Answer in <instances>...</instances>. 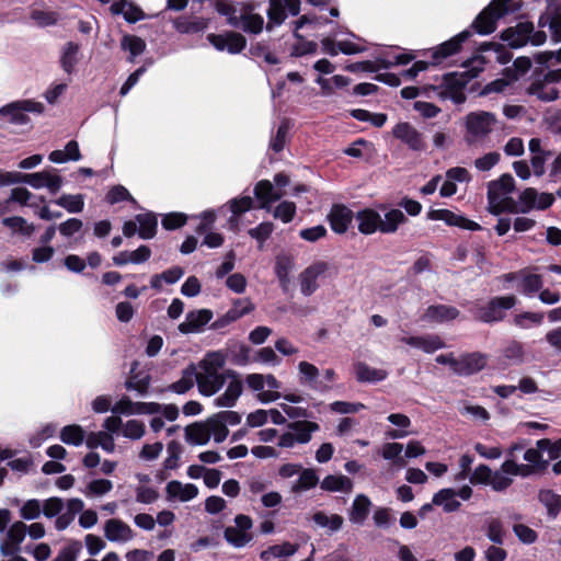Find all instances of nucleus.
I'll return each instance as SVG.
<instances>
[{"instance_id":"1","label":"nucleus","mask_w":561,"mask_h":561,"mask_svg":"<svg viewBox=\"0 0 561 561\" xmlns=\"http://www.w3.org/2000/svg\"><path fill=\"white\" fill-rule=\"evenodd\" d=\"M225 359L219 353H209L198 363L196 367L197 389L202 396L211 397L217 393L226 383L225 392L218 396L214 403L218 408H232L243 391V382L238 373L227 370L220 373Z\"/></svg>"},{"instance_id":"2","label":"nucleus","mask_w":561,"mask_h":561,"mask_svg":"<svg viewBox=\"0 0 561 561\" xmlns=\"http://www.w3.org/2000/svg\"><path fill=\"white\" fill-rule=\"evenodd\" d=\"M217 12L227 18V23L244 32L257 34L262 31L264 20L261 15L252 13L253 8L245 2L217 0Z\"/></svg>"},{"instance_id":"3","label":"nucleus","mask_w":561,"mask_h":561,"mask_svg":"<svg viewBox=\"0 0 561 561\" xmlns=\"http://www.w3.org/2000/svg\"><path fill=\"white\" fill-rule=\"evenodd\" d=\"M495 114L486 111L470 112L465 117V136L467 145L483 142L497 125Z\"/></svg>"},{"instance_id":"4","label":"nucleus","mask_w":561,"mask_h":561,"mask_svg":"<svg viewBox=\"0 0 561 561\" xmlns=\"http://www.w3.org/2000/svg\"><path fill=\"white\" fill-rule=\"evenodd\" d=\"M514 188V178L508 173L502 174L497 180L489 182L488 204L491 214L499 215L503 211H510L513 201L508 195Z\"/></svg>"},{"instance_id":"5","label":"nucleus","mask_w":561,"mask_h":561,"mask_svg":"<svg viewBox=\"0 0 561 561\" xmlns=\"http://www.w3.org/2000/svg\"><path fill=\"white\" fill-rule=\"evenodd\" d=\"M516 304L517 298L514 295L493 297L486 305L473 308L472 314L476 320L484 323L499 322Z\"/></svg>"},{"instance_id":"6","label":"nucleus","mask_w":561,"mask_h":561,"mask_svg":"<svg viewBox=\"0 0 561 561\" xmlns=\"http://www.w3.org/2000/svg\"><path fill=\"white\" fill-rule=\"evenodd\" d=\"M511 0H493L474 20L472 27L481 35L495 31L500 18L514 10Z\"/></svg>"},{"instance_id":"7","label":"nucleus","mask_w":561,"mask_h":561,"mask_svg":"<svg viewBox=\"0 0 561 561\" xmlns=\"http://www.w3.org/2000/svg\"><path fill=\"white\" fill-rule=\"evenodd\" d=\"M502 38L507 42L508 46L518 48L528 42L535 46L542 45L547 39V35L545 31H535L531 22H520L515 27L505 30Z\"/></svg>"},{"instance_id":"8","label":"nucleus","mask_w":561,"mask_h":561,"mask_svg":"<svg viewBox=\"0 0 561 561\" xmlns=\"http://www.w3.org/2000/svg\"><path fill=\"white\" fill-rule=\"evenodd\" d=\"M44 105L34 100H20L11 102L0 108V115L9 116V122L14 125H24L30 122L26 113L42 114Z\"/></svg>"},{"instance_id":"9","label":"nucleus","mask_w":561,"mask_h":561,"mask_svg":"<svg viewBox=\"0 0 561 561\" xmlns=\"http://www.w3.org/2000/svg\"><path fill=\"white\" fill-rule=\"evenodd\" d=\"M253 522L250 516L239 514L234 517V525L228 526L224 531V537L229 545L234 548H242L252 541L253 536L250 529Z\"/></svg>"},{"instance_id":"10","label":"nucleus","mask_w":561,"mask_h":561,"mask_svg":"<svg viewBox=\"0 0 561 561\" xmlns=\"http://www.w3.org/2000/svg\"><path fill=\"white\" fill-rule=\"evenodd\" d=\"M469 71L449 73L444 77V90L439 95L444 99H450L456 104H461L466 101L465 88L472 79Z\"/></svg>"},{"instance_id":"11","label":"nucleus","mask_w":561,"mask_h":561,"mask_svg":"<svg viewBox=\"0 0 561 561\" xmlns=\"http://www.w3.org/2000/svg\"><path fill=\"white\" fill-rule=\"evenodd\" d=\"M561 79V69L548 72L543 80L535 81L528 88V92L543 102H551L558 99L559 90L557 82Z\"/></svg>"},{"instance_id":"12","label":"nucleus","mask_w":561,"mask_h":561,"mask_svg":"<svg viewBox=\"0 0 561 561\" xmlns=\"http://www.w3.org/2000/svg\"><path fill=\"white\" fill-rule=\"evenodd\" d=\"M330 265L325 261H316L306 267L298 276L300 291L304 296H311L319 287L318 278L324 276Z\"/></svg>"},{"instance_id":"13","label":"nucleus","mask_w":561,"mask_h":561,"mask_svg":"<svg viewBox=\"0 0 561 561\" xmlns=\"http://www.w3.org/2000/svg\"><path fill=\"white\" fill-rule=\"evenodd\" d=\"M24 183L31 185L35 190L46 187L50 193H57L62 186V178L57 170H43L41 172L26 173Z\"/></svg>"},{"instance_id":"14","label":"nucleus","mask_w":561,"mask_h":561,"mask_svg":"<svg viewBox=\"0 0 561 561\" xmlns=\"http://www.w3.org/2000/svg\"><path fill=\"white\" fill-rule=\"evenodd\" d=\"M392 135L413 151H423L426 149V142L423 135L408 122L397 124L392 128Z\"/></svg>"},{"instance_id":"15","label":"nucleus","mask_w":561,"mask_h":561,"mask_svg":"<svg viewBox=\"0 0 561 561\" xmlns=\"http://www.w3.org/2000/svg\"><path fill=\"white\" fill-rule=\"evenodd\" d=\"M299 12V0H271L267 10V28L271 27V24L280 25L287 18V14L297 15Z\"/></svg>"},{"instance_id":"16","label":"nucleus","mask_w":561,"mask_h":561,"mask_svg":"<svg viewBox=\"0 0 561 561\" xmlns=\"http://www.w3.org/2000/svg\"><path fill=\"white\" fill-rule=\"evenodd\" d=\"M207 39L217 50H227L230 54H238L242 51L247 45L245 37L236 32L208 34Z\"/></svg>"},{"instance_id":"17","label":"nucleus","mask_w":561,"mask_h":561,"mask_svg":"<svg viewBox=\"0 0 561 561\" xmlns=\"http://www.w3.org/2000/svg\"><path fill=\"white\" fill-rule=\"evenodd\" d=\"M470 36L469 31H463L455 37L444 42L437 47L432 49V62L434 65L440 64L449 56L457 54L460 50L461 44Z\"/></svg>"},{"instance_id":"18","label":"nucleus","mask_w":561,"mask_h":561,"mask_svg":"<svg viewBox=\"0 0 561 561\" xmlns=\"http://www.w3.org/2000/svg\"><path fill=\"white\" fill-rule=\"evenodd\" d=\"M213 318V312L208 309L190 311L185 320L179 324V331L183 334L199 332Z\"/></svg>"},{"instance_id":"19","label":"nucleus","mask_w":561,"mask_h":561,"mask_svg":"<svg viewBox=\"0 0 561 561\" xmlns=\"http://www.w3.org/2000/svg\"><path fill=\"white\" fill-rule=\"evenodd\" d=\"M298 371L301 385H307L309 388L318 392H328L332 389L329 383L317 380L319 377V369L313 364L302 360L298 364Z\"/></svg>"},{"instance_id":"20","label":"nucleus","mask_w":561,"mask_h":561,"mask_svg":"<svg viewBox=\"0 0 561 561\" xmlns=\"http://www.w3.org/2000/svg\"><path fill=\"white\" fill-rule=\"evenodd\" d=\"M104 536L112 542H127L134 538L135 534L128 524L112 518L104 524Z\"/></svg>"},{"instance_id":"21","label":"nucleus","mask_w":561,"mask_h":561,"mask_svg":"<svg viewBox=\"0 0 561 561\" xmlns=\"http://www.w3.org/2000/svg\"><path fill=\"white\" fill-rule=\"evenodd\" d=\"M254 196L260 202V208L271 210L272 203L284 196L282 190H276L268 180H261L254 186Z\"/></svg>"},{"instance_id":"22","label":"nucleus","mask_w":561,"mask_h":561,"mask_svg":"<svg viewBox=\"0 0 561 561\" xmlns=\"http://www.w3.org/2000/svg\"><path fill=\"white\" fill-rule=\"evenodd\" d=\"M486 364L485 355L474 352L463 354L458 357V364L456 368V375L470 376L484 368Z\"/></svg>"},{"instance_id":"23","label":"nucleus","mask_w":561,"mask_h":561,"mask_svg":"<svg viewBox=\"0 0 561 561\" xmlns=\"http://www.w3.org/2000/svg\"><path fill=\"white\" fill-rule=\"evenodd\" d=\"M165 493L169 501L188 502L198 495V488L193 483L172 480L167 484Z\"/></svg>"},{"instance_id":"24","label":"nucleus","mask_w":561,"mask_h":561,"mask_svg":"<svg viewBox=\"0 0 561 561\" xmlns=\"http://www.w3.org/2000/svg\"><path fill=\"white\" fill-rule=\"evenodd\" d=\"M248 387L257 392V400L262 403H270L278 400L280 393L278 391L264 390L265 377L262 374H249L245 377Z\"/></svg>"},{"instance_id":"25","label":"nucleus","mask_w":561,"mask_h":561,"mask_svg":"<svg viewBox=\"0 0 561 561\" xmlns=\"http://www.w3.org/2000/svg\"><path fill=\"white\" fill-rule=\"evenodd\" d=\"M401 342L412 347L420 348L425 353H434L445 347L444 341L436 334L402 337Z\"/></svg>"},{"instance_id":"26","label":"nucleus","mask_w":561,"mask_h":561,"mask_svg":"<svg viewBox=\"0 0 561 561\" xmlns=\"http://www.w3.org/2000/svg\"><path fill=\"white\" fill-rule=\"evenodd\" d=\"M331 228L336 233H344L353 219L351 209L343 205H334L328 215Z\"/></svg>"},{"instance_id":"27","label":"nucleus","mask_w":561,"mask_h":561,"mask_svg":"<svg viewBox=\"0 0 561 561\" xmlns=\"http://www.w3.org/2000/svg\"><path fill=\"white\" fill-rule=\"evenodd\" d=\"M459 316V310L448 305H433L426 308L422 316V320L427 322L442 323L451 321Z\"/></svg>"},{"instance_id":"28","label":"nucleus","mask_w":561,"mask_h":561,"mask_svg":"<svg viewBox=\"0 0 561 561\" xmlns=\"http://www.w3.org/2000/svg\"><path fill=\"white\" fill-rule=\"evenodd\" d=\"M358 231L363 234H373L380 231V215L370 208L359 210L355 216Z\"/></svg>"},{"instance_id":"29","label":"nucleus","mask_w":561,"mask_h":561,"mask_svg":"<svg viewBox=\"0 0 561 561\" xmlns=\"http://www.w3.org/2000/svg\"><path fill=\"white\" fill-rule=\"evenodd\" d=\"M519 275V290L527 297L534 296L536 293H540L543 287V279L541 275L531 273L529 268L518 271Z\"/></svg>"},{"instance_id":"30","label":"nucleus","mask_w":561,"mask_h":561,"mask_svg":"<svg viewBox=\"0 0 561 561\" xmlns=\"http://www.w3.org/2000/svg\"><path fill=\"white\" fill-rule=\"evenodd\" d=\"M299 549V545L285 541L280 545L270 546L260 553L262 561H271L273 559L285 560L294 556Z\"/></svg>"},{"instance_id":"31","label":"nucleus","mask_w":561,"mask_h":561,"mask_svg":"<svg viewBox=\"0 0 561 561\" xmlns=\"http://www.w3.org/2000/svg\"><path fill=\"white\" fill-rule=\"evenodd\" d=\"M370 507V500L364 494H358L354 499L348 512L350 522L356 525H363L366 518L368 517Z\"/></svg>"},{"instance_id":"32","label":"nucleus","mask_w":561,"mask_h":561,"mask_svg":"<svg viewBox=\"0 0 561 561\" xmlns=\"http://www.w3.org/2000/svg\"><path fill=\"white\" fill-rule=\"evenodd\" d=\"M433 504L442 506L445 513L457 512L461 503L457 500L456 490L451 488H445L439 490L433 495Z\"/></svg>"},{"instance_id":"33","label":"nucleus","mask_w":561,"mask_h":561,"mask_svg":"<svg viewBox=\"0 0 561 561\" xmlns=\"http://www.w3.org/2000/svg\"><path fill=\"white\" fill-rule=\"evenodd\" d=\"M354 369L356 378L360 382H378L385 380L388 376L387 370L370 367L363 362L356 363Z\"/></svg>"},{"instance_id":"34","label":"nucleus","mask_w":561,"mask_h":561,"mask_svg":"<svg viewBox=\"0 0 561 561\" xmlns=\"http://www.w3.org/2000/svg\"><path fill=\"white\" fill-rule=\"evenodd\" d=\"M254 310V305L249 298L236 299L232 307L220 319L222 324L231 323Z\"/></svg>"},{"instance_id":"35","label":"nucleus","mask_w":561,"mask_h":561,"mask_svg":"<svg viewBox=\"0 0 561 561\" xmlns=\"http://www.w3.org/2000/svg\"><path fill=\"white\" fill-rule=\"evenodd\" d=\"M295 266L294 256L288 253H280L275 259V274L283 288L289 283V273Z\"/></svg>"},{"instance_id":"36","label":"nucleus","mask_w":561,"mask_h":561,"mask_svg":"<svg viewBox=\"0 0 561 561\" xmlns=\"http://www.w3.org/2000/svg\"><path fill=\"white\" fill-rule=\"evenodd\" d=\"M110 9L114 15L122 14L129 23H135L144 19V12L126 0L114 2Z\"/></svg>"},{"instance_id":"37","label":"nucleus","mask_w":561,"mask_h":561,"mask_svg":"<svg viewBox=\"0 0 561 561\" xmlns=\"http://www.w3.org/2000/svg\"><path fill=\"white\" fill-rule=\"evenodd\" d=\"M288 428L294 433L296 443L307 444L311 439L313 432L319 431V425L311 421H297L288 425Z\"/></svg>"},{"instance_id":"38","label":"nucleus","mask_w":561,"mask_h":561,"mask_svg":"<svg viewBox=\"0 0 561 561\" xmlns=\"http://www.w3.org/2000/svg\"><path fill=\"white\" fill-rule=\"evenodd\" d=\"M80 46L77 43L68 42L65 44L61 50L60 65L65 72L68 75L75 71L77 64L79 62Z\"/></svg>"},{"instance_id":"39","label":"nucleus","mask_w":561,"mask_h":561,"mask_svg":"<svg viewBox=\"0 0 561 561\" xmlns=\"http://www.w3.org/2000/svg\"><path fill=\"white\" fill-rule=\"evenodd\" d=\"M408 218L402 210L393 208L388 210L383 218L380 217V232L394 233L399 226L407 222Z\"/></svg>"},{"instance_id":"40","label":"nucleus","mask_w":561,"mask_h":561,"mask_svg":"<svg viewBox=\"0 0 561 561\" xmlns=\"http://www.w3.org/2000/svg\"><path fill=\"white\" fill-rule=\"evenodd\" d=\"M85 445L90 449L101 447L106 453H113L115 450L113 435L102 431L89 433L85 437Z\"/></svg>"},{"instance_id":"41","label":"nucleus","mask_w":561,"mask_h":561,"mask_svg":"<svg viewBox=\"0 0 561 561\" xmlns=\"http://www.w3.org/2000/svg\"><path fill=\"white\" fill-rule=\"evenodd\" d=\"M186 442L193 445H205L210 436L207 427V420L201 423H194L185 428Z\"/></svg>"},{"instance_id":"42","label":"nucleus","mask_w":561,"mask_h":561,"mask_svg":"<svg viewBox=\"0 0 561 561\" xmlns=\"http://www.w3.org/2000/svg\"><path fill=\"white\" fill-rule=\"evenodd\" d=\"M195 379L196 367L195 365H190L182 371L181 378L168 387V390L178 394H184L196 383Z\"/></svg>"},{"instance_id":"43","label":"nucleus","mask_w":561,"mask_h":561,"mask_svg":"<svg viewBox=\"0 0 561 561\" xmlns=\"http://www.w3.org/2000/svg\"><path fill=\"white\" fill-rule=\"evenodd\" d=\"M538 25L542 28L548 27L551 39L554 43L561 42V13L553 12L541 14L538 20Z\"/></svg>"},{"instance_id":"44","label":"nucleus","mask_w":561,"mask_h":561,"mask_svg":"<svg viewBox=\"0 0 561 561\" xmlns=\"http://www.w3.org/2000/svg\"><path fill=\"white\" fill-rule=\"evenodd\" d=\"M321 489L329 492H351L353 490V482L346 476H327L321 482Z\"/></svg>"},{"instance_id":"45","label":"nucleus","mask_w":561,"mask_h":561,"mask_svg":"<svg viewBox=\"0 0 561 561\" xmlns=\"http://www.w3.org/2000/svg\"><path fill=\"white\" fill-rule=\"evenodd\" d=\"M139 224L138 234L141 239H151L156 236L158 220L152 214H139L136 216Z\"/></svg>"},{"instance_id":"46","label":"nucleus","mask_w":561,"mask_h":561,"mask_svg":"<svg viewBox=\"0 0 561 561\" xmlns=\"http://www.w3.org/2000/svg\"><path fill=\"white\" fill-rule=\"evenodd\" d=\"M319 478L313 469H301L298 480L293 484L291 492L300 493L314 488Z\"/></svg>"},{"instance_id":"47","label":"nucleus","mask_w":561,"mask_h":561,"mask_svg":"<svg viewBox=\"0 0 561 561\" xmlns=\"http://www.w3.org/2000/svg\"><path fill=\"white\" fill-rule=\"evenodd\" d=\"M503 357L507 359L510 364H523L526 359V351L524 345L516 340L510 341L503 348Z\"/></svg>"},{"instance_id":"48","label":"nucleus","mask_w":561,"mask_h":561,"mask_svg":"<svg viewBox=\"0 0 561 561\" xmlns=\"http://www.w3.org/2000/svg\"><path fill=\"white\" fill-rule=\"evenodd\" d=\"M513 483V474L505 469V461L499 470L492 471V478L489 485L496 491L503 492L508 489Z\"/></svg>"},{"instance_id":"49","label":"nucleus","mask_w":561,"mask_h":561,"mask_svg":"<svg viewBox=\"0 0 561 561\" xmlns=\"http://www.w3.org/2000/svg\"><path fill=\"white\" fill-rule=\"evenodd\" d=\"M84 431L80 425H66L60 431V439L67 445L80 446L85 440Z\"/></svg>"},{"instance_id":"50","label":"nucleus","mask_w":561,"mask_h":561,"mask_svg":"<svg viewBox=\"0 0 561 561\" xmlns=\"http://www.w3.org/2000/svg\"><path fill=\"white\" fill-rule=\"evenodd\" d=\"M538 499L547 508L549 516L556 517L561 510V496L551 490H541Z\"/></svg>"},{"instance_id":"51","label":"nucleus","mask_w":561,"mask_h":561,"mask_svg":"<svg viewBox=\"0 0 561 561\" xmlns=\"http://www.w3.org/2000/svg\"><path fill=\"white\" fill-rule=\"evenodd\" d=\"M537 201V191L535 188L528 187L523 191L519 195V205H516L514 202L510 208V213H527L530 209L535 208Z\"/></svg>"},{"instance_id":"52","label":"nucleus","mask_w":561,"mask_h":561,"mask_svg":"<svg viewBox=\"0 0 561 561\" xmlns=\"http://www.w3.org/2000/svg\"><path fill=\"white\" fill-rule=\"evenodd\" d=\"M175 30L180 33H198L207 27V21L204 19L190 20L187 18H179L173 22Z\"/></svg>"},{"instance_id":"53","label":"nucleus","mask_w":561,"mask_h":561,"mask_svg":"<svg viewBox=\"0 0 561 561\" xmlns=\"http://www.w3.org/2000/svg\"><path fill=\"white\" fill-rule=\"evenodd\" d=\"M55 203L58 206L65 208L70 214L81 213L84 207V199H83V195H81V194H76V195L64 194L59 198H57L55 201Z\"/></svg>"},{"instance_id":"54","label":"nucleus","mask_w":561,"mask_h":561,"mask_svg":"<svg viewBox=\"0 0 561 561\" xmlns=\"http://www.w3.org/2000/svg\"><path fill=\"white\" fill-rule=\"evenodd\" d=\"M113 489V482L107 479H95L90 481L85 489L83 490V494L87 497L94 496H103L110 493Z\"/></svg>"},{"instance_id":"55","label":"nucleus","mask_w":561,"mask_h":561,"mask_svg":"<svg viewBox=\"0 0 561 561\" xmlns=\"http://www.w3.org/2000/svg\"><path fill=\"white\" fill-rule=\"evenodd\" d=\"M121 47L124 50H128L130 54V60L141 55L146 49V43L142 38L135 35H124L121 42Z\"/></svg>"},{"instance_id":"56","label":"nucleus","mask_w":561,"mask_h":561,"mask_svg":"<svg viewBox=\"0 0 561 561\" xmlns=\"http://www.w3.org/2000/svg\"><path fill=\"white\" fill-rule=\"evenodd\" d=\"M403 445L400 443H386L381 448V457L386 460H392L394 465L404 467L405 461L401 457Z\"/></svg>"},{"instance_id":"57","label":"nucleus","mask_w":561,"mask_h":561,"mask_svg":"<svg viewBox=\"0 0 561 561\" xmlns=\"http://www.w3.org/2000/svg\"><path fill=\"white\" fill-rule=\"evenodd\" d=\"M207 427L210 438L213 437L216 443H222L229 434L228 427L216 414L207 419Z\"/></svg>"},{"instance_id":"58","label":"nucleus","mask_w":561,"mask_h":561,"mask_svg":"<svg viewBox=\"0 0 561 561\" xmlns=\"http://www.w3.org/2000/svg\"><path fill=\"white\" fill-rule=\"evenodd\" d=\"M486 537L495 545H502L504 541L503 524L497 518H491L485 523Z\"/></svg>"},{"instance_id":"59","label":"nucleus","mask_w":561,"mask_h":561,"mask_svg":"<svg viewBox=\"0 0 561 561\" xmlns=\"http://www.w3.org/2000/svg\"><path fill=\"white\" fill-rule=\"evenodd\" d=\"M296 209L295 203L284 201L275 207L273 217L279 219L284 224H288L294 219Z\"/></svg>"},{"instance_id":"60","label":"nucleus","mask_w":561,"mask_h":561,"mask_svg":"<svg viewBox=\"0 0 561 561\" xmlns=\"http://www.w3.org/2000/svg\"><path fill=\"white\" fill-rule=\"evenodd\" d=\"M145 424L138 420L127 421L122 428L123 436L134 440L140 439L145 435Z\"/></svg>"},{"instance_id":"61","label":"nucleus","mask_w":561,"mask_h":561,"mask_svg":"<svg viewBox=\"0 0 561 561\" xmlns=\"http://www.w3.org/2000/svg\"><path fill=\"white\" fill-rule=\"evenodd\" d=\"M543 321V313L541 312H523L514 317L515 325L527 329L530 324L539 325Z\"/></svg>"},{"instance_id":"62","label":"nucleus","mask_w":561,"mask_h":561,"mask_svg":"<svg viewBox=\"0 0 561 561\" xmlns=\"http://www.w3.org/2000/svg\"><path fill=\"white\" fill-rule=\"evenodd\" d=\"M42 514V502L37 499L27 500L20 510V516L26 520H33Z\"/></svg>"},{"instance_id":"63","label":"nucleus","mask_w":561,"mask_h":561,"mask_svg":"<svg viewBox=\"0 0 561 561\" xmlns=\"http://www.w3.org/2000/svg\"><path fill=\"white\" fill-rule=\"evenodd\" d=\"M229 206H230V210L232 213L230 222H233L234 217L240 216L241 214L250 210L253 207V199L250 196H242L240 198H233L229 202Z\"/></svg>"},{"instance_id":"64","label":"nucleus","mask_w":561,"mask_h":561,"mask_svg":"<svg viewBox=\"0 0 561 561\" xmlns=\"http://www.w3.org/2000/svg\"><path fill=\"white\" fill-rule=\"evenodd\" d=\"M27 525L21 520L14 522L7 530L5 537L15 546H21L26 536Z\"/></svg>"}]
</instances>
